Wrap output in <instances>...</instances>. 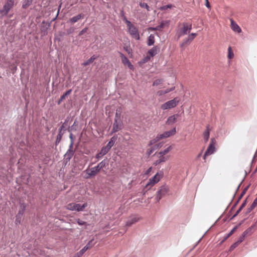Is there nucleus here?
<instances>
[{
    "label": "nucleus",
    "instance_id": "7ed1b4c3",
    "mask_svg": "<svg viewBox=\"0 0 257 257\" xmlns=\"http://www.w3.org/2000/svg\"><path fill=\"white\" fill-rule=\"evenodd\" d=\"M180 100V99L179 97H175L173 99L168 101L167 102L162 104L161 106V108L162 110L173 108L177 105Z\"/></svg>",
    "mask_w": 257,
    "mask_h": 257
},
{
    "label": "nucleus",
    "instance_id": "a211bd4d",
    "mask_svg": "<svg viewBox=\"0 0 257 257\" xmlns=\"http://www.w3.org/2000/svg\"><path fill=\"white\" fill-rule=\"evenodd\" d=\"M121 58L122 62L124 64H127L128 67L131 69L133 68V66L132 65L129 60L122 54H121Z\"/></svg>",
    "mask_w": 257,
    "mask_h": 257
},
{
    "label": "nucleus",
    "instance_id": "4d7b16f0",
    "mask_svg": "<svg viewBox=\"0 0 257 257\" xmlns=\"http://www.w3.org/2000/svg\"><path fill=\"white\" fill-rule=\"evenodd\" d=\"M205 6H206V7H207L208 8H210V5H209V2H208V0H205Z\"/></svg>",
    "mask_w": 257,
    "mask_h": 257
},
{
    "label": "nucleus",
    "instance_id": "f03ea898",
    "mask_svg": "<svg viewBox=\"0 0 257 257\" xmlns=\"http://www.w3.org/2000/svg\"><path fill=\"white\" fill-rule=\"evenodd\" d=\"M192 29V24L183 23L181 27L178 30L177 34L178 38L189 34Z\"/></svg>",
    "mask_w": 257,
    "mask_h": 257
},
{
    "label": "nucleus",
    "instance_id": "9d476101",
    "mask_svg": "<svg viewBox=\"0 0 257 257\" xmlns=\"http://www.w3.org/2000/svg\"><path fill=\"white\" fill-rule=\"evenodd\" d=\"M122 128V122L121 120H114L113 124V127L112 129V133H115Z\"/></svg>",
    "mask_w": 257,
    "mask_h": 257
},
{
    "label": "nucleus",
    "instance_id": "bf43d9fd",
    "mask_svg": "<svg viewBox=\"0 0 257 257\" xmlns=\"http://www.w3.org/2000/svg\"><path fill=\"white\" fill-rule=\"evenodd\" d=\"M240 212H238V210L236 212V213L234 214V215L233 216V217H235Z\"/></svg>",
    "mask_w": 257,
    "mask_h": 257
},
{
    "label": "nucleus",
    "instance_id": "58836bf2",
    "mask_svg": "<svg viewBox=\"0 0 257 257\" xmlns=\"http://www.w3.org/2000/svg\"><path fill=\"white\" fill-rule=\"evenodd\" d=\"M162 79H157L153 82V86L158 85L159 84H161L162 83Z\"/></svg>",
    "mask_w": 257,
    "mask_h": 257
},
{
    "label": "nucleus",
    "instance_id": "69168bd1",
    "mask_svg": "<svg viewBox=\"0 0 257 257\" xmlns=\"http://www.w3.org/2000/svg\"><path fill=\"white\" fill-rule=\"evenodd\" d=\"M174 89H175V87H172L171 88L169 89V90H170V91H172L174 90Z\"/></svg>",
    "mask_w": 257,
    "mask_h": 257
},
{
    "label": "nucleus",
    "instance_id": "ea45409f",
    "mask_svg": "<svg viewBox=\"0 0 257 257\" xmlns=\"http://www.w3.org/2000/svg\"><path fill=\"white\" fill-rule=\"evenodd\" d=\"M140 6L142 7V8H146L147 9L148 11L149 10V6L146 4V3H141L140 4Z\"/></svg>",
    "mask_w": 257,
    "mask_h": 257
},
{
    "label": "nucleus",
    "instance_id": "ddd939ff",
    "mask_svg": "<svg viewBox=\"0 0 257 257\" xmlns=\"http://www.w3.org/2000/svg\"><path fill=\"white\" fill-rule=\"evenodd\" d=\"M230 27L232 31L238 33H240L241 32V29L239 26L232 19L230 20Z\"/></svg>",
    "mask_w": 257,
    "mask_h": 257
},
{
    "label": "nucleus",
    "instance_id": "f704fd0d",
    "mask_svg": "<svg viewBox=\"0 0 257 257\" xmlns=\"http://www.w3.org/2000/svg\"><path fill=\"white\" fill-rule=\"evenodd\" d=\"M160 139H159L158 138V136L157 135V136L154 139L151 140L149 142V145H152L153 144H154V143H155L156 142H158V141H159Z\"/></svg>",
    "mask_w": 257,
    "mask_h": 257
},
{
    "label": "nucleus",
    "instance_id": "680f3d73",
    "mask_svg": "<svg viewBox=\"0 0 257 257\" xmlns=\"http://www.w3.org/2000/svg\"><path fill=\"white\" fill-rule=\"evenodd\" d=\"M164 91H165V94H166V93H168V92H170V90H169V89H166V90H165Z\"/></svg>",
    "mask_w": 257,
    "mask_h": 257
},
{
    "label": "nucleus",
    "instance_id": "3c124183",
    "mask_svg": "<svg viewBox=\"0 0 257 257\" xmlns=\"http://www.w3.org/2000/svg\"><path fill=\"white\" fill-rule=\"evenodd\" d=\"M73 145V141H71V143H70V144L69 145V149L68 150L73 151L72 150Z\"/></svg>",
    "mask_w": 257,
    "mask_h": 257
},
{
    "label": "nucleus",
    "instance_id": "2eb2a0df",
    "mask_svg": "<svg viewBox=\"0 0 257 257\" xmlns=\"http://www.w3.org/2000/svg\"><path fill=\"white\" fill-rule=\"evenodd\" d=\"M21 207H22V211H19L18 214L17 215V218L15 221L16 224L20 223L21 217L23 214L24 211L25 209L26 205L25 204H22Z\"/></svg>",
    "mask_w": 257,
    "mask_h": 257
},
{
    "label": "nucleus",
    "instance_id": "c03bdc74",
    "mask_svg": "<svg viewBox=\"0 0 257 257\" xmlns=\"http://www.w3.org/2000/svg\"><path fill=\"white\" fill-rule=\"evenodd\" d=\"M77 223L79 224V225H84V224H86V222H85V221H83L79 219H78L77 221Z\"/></svg>",
    "mask_w": 257,
    "mask_h": 257
},
{
    "label": "nucleus",
    "instance_id": "338daca9",
    "mask_svg": "<svg viewBox=\"0 0 257 257\" xmlns=\"http://www.w3.org/2000/svg\"><path fill=\"white\" fill-rule=\"evenodd\" d=\"M208 156V155H205V153L204 154V156H203V159H204V160H205V159H206V156Z\"/></svg>",
    "mask_w": 257,
    "mask_h": 257
},
{
    "label": "nucleus",
    "instance_id": "4be33fe9",
    "mask_svg": "<svg viewBox=\"0 0 257 257\" xmlns=\"http://www.w3.org/2000/svg\"><path fill=\"white\" fill-rule=\"evenodd\" d=\"M209 125L206 126V128L203 133V138L205 142L208 141L209 138L210 132H209Z\"/></svg>",
    "mask_w": 257,
    "mask_h": 257
},
{
    "label": "nucleus",
    "instance_id": "39448f33",
    "mask_svg": "<svg viewBox=\"0 0 257 257\" xmlns=\"http://www.w3.org/2000/svg\"><path fill=\"white\" fill-rule=\"evenodd\" d=\"M87 206V203H84L81 205L80 204L71 203L68 204L66 206V209L71 211H76L79 212L82 211Z\"/></svg>",
    "mask_w": 257,
    "mask_h": 257
},
{
    "label": "nucleus",
    "instance_id": "774afa93",
    "mask_svg": "<svg viewBox=\"0 0 257 257\" xmlns=\"http://www.w3.org/2000/svg\"><path fill=\"white\" fill-rule=\"evenodd\" d=\"M242 208H241L240 207L239 208V209H238V212H240L241 210H242Z\"/></svg>",
    "mask_w": 257,
    "mask_h": 257
},
{
    "label": "nucleus",
    "instance_id": "a19ab883",
    "mask_svg": "<svg viewBox=\"0 0 257 257\" xmlns=\"http://www.w3.org/2000/svg\"><path fill=\"white\" fill-rule=\"evenodd\" d=\"M239 245V244L238 243V242H237L236 241L232 245H231V246H230V250H233L236 247H237L238 245Z\"/></svg>",
    "mask_w": 257,
    "mask_h": 257
},
{
    "label": "nucleus",
    "instance_id": "37998d69",
    "mask_svg": "<svg viewBox=\"0 0 257 257\" xmlns=\"http://www.w3.org/2000/svg\"><path fill=\"white\" fill-rule=\"evenodd\" d=\"M254 208L255 207L254 206H252V205L251 204L250 206L247 208L246 213H250Z\"/></svg>",
    "mask_w": 257,
    "mask_h": 257
},
{
    "label": "nucleus",
    "instance_id": "1a4fd4ad",
    "mask_svg": "<svg viewBox=\"0 0 257 257\" xmlns=\"http://www.w3.org/2000/svg\"><path fill=\"white\" fill-rule=\"evenodd\" d=\"M176 133V128L174 127L172 130L166 131L163 134L158 135L159 139H163L168 138L170 136L174 135Z\"/></svg>",
    "mask_w": 257,
    "mask_h": 257
},
{
    "label": "nucleus",
    "instance_id": "473e14b6",
    "mask_svg": "<svg viewBox=\"0 0 257 257\" xmlns=\"http://www.w3.org/2000/svg\"><path fill=\"white\" fill-rule=\"evenodd\" d=\"M71 92H72V89H70L68 90V91H67L63 95H62L61 96V100H64L66 98V96H67L68 95L70 94Z\"/></svg>",
    "mask_w": 257,
    "mask_h": 257
},
{
    "label": "nucleus",
    "instance_id": "e433bc0d",
    "mask_svg": "<svg viewBox=\"0 0 257 257\" xmlns=\"http://www.w3.org/2000/svg\"><path fill=\"white\" fill-rule=\"evenodd\" d=\"M189 42H190V39L188 38H187L186 39H185L183 41L182 43L181 44V46L183 47V46L187 45Z\"/></svg>",
    "mask_w": 257,
    "mask_h": 257
},
{
    "label": "nucleus",
    "instance_id": "0eeeda50",
    "mask_svg": "<svg viewBox=\"0 0 257 257\" xmlns=\"http://www.w3.org/2000/svg\"><path fill=\"white\" fill-rule=\"evenodd\" d=\"M169 191V188L166 186H162L156 193V199L159 201Z\"/></svg>",
    "mask_w": 257,
    "mask_h": 257
},
{
    "label": "nucleus",
    "instance_id": "6e6552de",
    "mask_svg": "<svg viewBox=\"0 0 257 257\" xmlns=\"http://www.w3.org/2000/svg\"><path fill=\"white\" fill-rule=\"evenodd\" d=\"M127 27L128 29L130 35L136 40H139L140 38L138 29L132 24L128 26Z\"/></svg>",
    "mask_w": 257,
    "mask_h": 257
},
{
    "label": "nucleus",
    "instance_id": "412c9836",
    "mask_svg": "<svg viewBox=\"0 0 257 257\" xmlns=\"http://www.w3.org/2000/svg\"><path fill=\"white\" fill-rule=\"evenodd\" d=\"M165 23L168 24V22H162L160 25H158V26H156V27H150L149 28V30H152V31H158V30L160 31L161 30L162 28H163L164 27Z\"/></svg>",
    "mask_w": 257,
    "mask_h": 257
},
{
    "label": "nucleus",
    "instance_id": "aec40b11",
    "mask_svg": "<svg viewBox=\"0 0 257 257\" xmlns=\"http://www.w3.org/2000/svg\"><path fill=\"white\" fill-rule=\"evenodd\" d=\"M159 51V48L157 46L153 47L148 51V54L151 56L154 57L157 55Z\"/></svg>",
    "mask_w": 257,
    "mask_h": 257
},
{
    "label": "nucleus",
    "instance_id": "09e8293b",
    "mask_svg": "<svg viewBox=\"0 0 257 257\" xmlns=\"http://www.w3.org/2000/svg\"><path fill=\"white\" fill-rule=\"evenodd\" d=\"M104 155H102V154L100 152H99L96 155V158L99 159L102 158Z\"/></svg>",
    "mask_w": 257,
    "mask_h": 257
},
{
    "label": "nucleus",
    "instance_id": "dca6fc26",
    "mask_svg": "<svg viewBox=\"0 0 257 257\" xmlns=\"http://www.w3.org/2000/svg\"><path fill=\"white\" fill-rule=\"evenodd\" d=\"M84 15L83 14H80L70 19L68 22L71 23L72 24H74L77 22L80 19H83L84 18Z\"/></svg>",
    "mask_w": 257,
    "mask_h": 257
},
{
    "label": "nucleus",
    "instance_id": "5fc2aeb1",
    "mask_svg": "<svg viewBox=\"0 0 257 257\" xmlns=\"http://www.w3.org/2000/svg\"><path fill=\"white\" fill-rule=\"evenodd\" d=\"M172 7V5H167V6H164L163 7H162V10H166L168 8H170L171 7Z\"/></svg>",
    "mask_w": 257,
    "mask_h": 257
},
{
    "label": "nucleus",
    "instance_id": "6ab92c4d",
    "mask_svg": "<svg viewBox=\"0 0 257 257\" xmlns=\"http://www.w3.org/2000/svg\"><path fill=\"white\" fill-rule=\"evenodd\" d=\"M74 155L73 151L67 150V152L64 155V159L66 162H68L71 159Z\"/></svg>",
    "mask_w": 257,
    "mask_h": 257
},
{
    "label": "nucleus",
    "instance_id": "f3484780",
    "mask_svg": "<svg viewBox=\"0 0 257 257\" xmlns=\"http://www.w3.org/2000/svg\"><path fill=\"white\" fill-rule=\"evenodd\" d=\"M178 116V114H174L169 116L166 121V123L168 124H172L175 123L176 121L177 117Z\"/></svg>",
    "mask_w": 257,
    "mask_h": 257
},
{
    "label": "nucleus",
    "instance_id": "2f4dec72",
    "mask_svg": "<svg viewBox=\"0 0 257 257\" xmlns=\"http://www.w3.org/2000/svg\"><path fill=\"white\" fill-rule=\"evenodd\" d=\"M86 251V248H82L79 252L76 253L73 257H81Z\"/></svg>",
    "mask_w": 257,
    "mask_h": 257
},
{
    "label": "nucleus",
    "instance_id": "4468645a",
    "mask_svg": "<svg viewBox=\"0 0 257 257\" xmlns=\"http://www.w3.org/2000/svg\"><path fill=\"white\" fill-rule=\"evenodd\" d=\"M139 220V218L137 216H133L128 218L126 222L125 225L126 226H130Z\"/></svg>",
    "mask_w": 257,
    "mask_h": 257
},
{
    "label": "nucleus",
    "instance_id": "a878e982",
    "mask_svg": "<svg viewBox=\"0 0 257 257\" xmlns=\"http://www.w3.org/2000/svg\"><path fill=\"white\" fill-rule=\"evenodd\" d=\"M121 113V108L120 107L118 108L116 110L114 120H121L120 119Z\"/></svg>",
    "mask_w": 257,
    "mask_h": 257
},
{
    "label": "nucleus",
    "instance_id": "a18cd8bd",
    "mask_svg": "<svg viewBox=\"0 0 257 257\" xmlns=\"http://www.w3.org/2000/svg\"><path fill=\"white\" fill-rule=\"evenodd\" d=\"M123 21H124V22H125V23H126V25H127V27L132 24V23H131V22L130 21H128V20H127V19L126 18V17H123Z\"/></svg>",
    "mask_w": 257,
    "mask_h": 257
},
{
    "label": "nucleus",
    "instance_id": "052dcab7",
    "mask_svg": "<svg viewBox=\"0 0 257 257\" xmlns=\"http://www.w3.org/2000/svg\"><path fill=\"white\" fill-rule=\"evenodd\" d=\"M252 226H251V227H250L248 228V229H247L246 230H248V233L251 231V228H252Z\"/></svg>",
    "mask_w": 257,
    "mask_h": 257
},
{
    "label": "nucleus",
    "instance_id": "393cba45",
    "mask_svg": "<svg viewBox=\"0 0 257 257\" xmlns=\"http://www.w3.org/2000/svg\"><path fill=\"white\" fill-rule=\"evenodd\" d=\"M155 43V36L153 34H151L148 38V42H147V45L149 46H152L154 45Z\"/></svg>",
    "mask_w": 257,
    "mask_h": 257
},
{
    "label": "nucleus",
    "instance_id": "7c9ffc66",
    "mask_svg": "<svg viewBox=\"0 0 257 257\" xmlns=\"http://www.w3.org/2000/svg\"><path fill=\"white\" fill-rule=\"evenodd\" d=\"M234 57V54L232 51L231 48L229 47L228 48V55L227 57L229 59H231Z\"/></svg>",
    "mask_w": 257,
    "mask_h": 257
},
{
    "label": "nucleus",
    "instance_id": "bb28decb",
    "mask_svg": "<svg viewBox=\"0 0 257 257\" xmlns=\"http://www.w3.org/2000/svg\"><path fill=\"white\" fill-rule=\"evenodd\" d=\"M248 233V230H245L242 234V235L239 237L238 240L236 241L239 244L244 239L245 236Z\"/></svg>",
    "mask_w": 257,
    "mask_h": 257
},
{
    "label": "nucleus",
    "instance_id": "423d86ee",
    "mask_svg": "<svg viewBox=\"0 0 257 257\" xmlns=\"http://www.w3.org/2000/svg\"><path fill=\"white\" fill-rule=\"evenodd\" d=\"M163 173L162 172L157 173L153 177L149 179V182L146 184V187H152L157 183L163 177Z\"/></svg>",
    "mask_w": 257,
    "mask_h": 257
},
{
    "label": "nucleus",
    "instance_id": "c9c22d12",
    "mask_svg": "<svg viewBox=\"0 0 257 257\" xmlns=\"http://www.w3.org/2000/svg\"><path fill=\"white\" fill-rule=\"evenodd\" d=\"M236 227H234L227 235L224 238V240L226 239L227 238H228L230 235H231L234 232V231L236 229Z\"/></svg>",
    "mask_w": 257,
    "mask_h": 257
},
{
    "label": "nucleus",
    "instance_id": "79ce46f5",
    "mask_svg": "<svg viewBox=\"0 0 257 257\" xmlns=\"http://www.w3.org/2000/svg\"><path fill=\"white\" fill-rule=\"evenodd\" d=\"M87 29H88L87 28H85L83 29H82L81 31L79 32V36L82 35L83 34H84L85 33H86L87 32Z\"/></svg>",
    "mask_w": 257,
    "mask_h": 257
},
{
    "label": "nucleus",
    "instance_id": "de8ad7c7",
    "mask_svg": "<svg viewBox=\"0 0 257 257\" xmlns=\"http://www.w3.org/2000/svg\"><path fill=\"white\" fill-rule=\"evenodd\" d=\"M116 140V137H113L110 139V140L109 142L110 143L111 142L112 144H114Z\"/></svg>",
    "mask_w": 257,
    "mask_h": 257
},
{
    "label": "nucleus",
    "instance_id": "0e129e2a",
    "mask_svg": "<svg viewBox=\"0 0 257 257\" xmlns=\"http://www.w3.org/2000/svg\"><path fill=\"white\" fill-rule=\"evenodd\" d=\"M69 137H70V139L71 140V141H73V138H72V134H71L70 135Z\"/></svg>",
    "mask_w": 257,
    "mask_h": 257
},
{
    "label": "nucleus",
    "instance_id": "5701e85b",
    "mask_svg": "<svg viewBox=\"0 0 257 257\" xmlns=\"http://www.w3.org/2000/svg\"><path fill=\"white\" fill-rule=\"evenodd\" d=\"M97 58V57L95 55H93L91 56L88 60L83 62L82 65L83 66H86L89 64L92 63Z\"/></svg>",
    "mask_w": 257,
    "mask_h": 257
},
{
    "label": "nucleus",
    "instance_id": "9b49d317",
    "mask_svg": "<svg viewBox=\"0 0 257 257\" xmlns=\"http://www.w3.org/2000/svg\"><path fill=\"white\" fill-rule=\"evenodd\" d=\"M214 139L212 138L211 139V143L209 144V146L208 147L206 151H205V155H210L212 154L215 150V148L214 147Z\"/></svg>",
    "mask_w": 257,
    "mask_h": 257
},
{
    "label": "nucleus",
    "instance_id": "72a5a7b5",
    "mask_svg": "<svg viewBox=\"0 0 257 257\" xmlns=\"http://www.w3.org/2000/svg\"><path fill=\"white\" fill-rule=\"evenodd\" d=\"M109 151V150L105 146L101 149L100 152L101 153V154H102V155H105L108 153Z\"/></svg>",
    "mask_w": 257,
    "mask_h": 257
},
{
    "label": "nucleus",
    "instance_id": "603ef678",
    "mask_svg": "<svg viewBox=\"0 0 257 257\" xmlns=\"http://www.w3.org/2000/svg\"><path fill=\"white\" fill-rule=\"evenodd\" d=\"M251 204L252 205V206H254L255 207V206H257V198H256L254 200L253 203Z\"/></svg>",
    "mask_w": 257,
    "mask_h": 257
},
{
    "label": "nucleus",
    "instance_id": "e2e57ef3",
    "mask_svg": "<svg viewBox=\"0 0 257 257\" xmlns=\"http://www.w3.org/2000/svg\"><path fill=\"white\" fill-rule=\"evenodd\" d=\"M62 101H63V100H61V97H60V99H59V100H58V104H60L61 103V102H62Z\"/></svg>",
    "mask_w": 257,
    "mask_h": 257
},
{
    "label": "nucleus",
    "instance_id": "864d4df0",
    "mask_svg": "<svg viewBox=\"0 0 257 257\" xmlns=\"http://www.w3.org/2000/svg\"><path fill=\"white\" fill-rule=\"evenodd\" d=\"M246 200H245L242 203V204L241 205V206H240L241 208H243L245 205H246Z\"/></svg>",
    "mask_w": 257,
    "mask_h": 257
},
{
    "label": "nucleus",
    "instance_id": "49530a36",
    "mask_svg": "<svg viewBox=\"0 0 257 257\" xmlns=\"http://www.w3.org/2000/svg\"><path fill=\"white\" fill-rule=\"evenodd\" d=\"M113 145V144L109 142L105 147L109 150Z\"/></svg>",
    "mask_w": 257,
    "mask_h": 257
},
{
    "label": "nucleus",
    "instance_id": "8fccbe9b",
    "mask_svg": "<svg viewBox=\"0 0 257 257\" xmlns=\"http://www.w3.org/2000/svg\"><path fill=\"white\" fill-rule=\"evenodd\" d=\"M247 188H248V187H246V188L243 190V191H242V192L241 193V194H240V197H239V198H241V197L243 196V195H244V193H245L246 191L247 190Z\"/></svg>",
    "mask_w": 257,
    "mask_h": 257
},
{
    "label": "nucleus",
    "instance_id": "f8f14e48",
    "mask_svg": "<svg viewBox=\"0 0 257 257\" xmlns=\"http://www.w3.org/2000/svg\"><path fill=\"white\" fill-rule=\"evenodd\" d=\"M158 159L156 160L154 163V165L155 166H157L160 163L165 162L167 160L169 159L168 156H165L162 154H159V153L158 154Z\"/></svg>",
    "mask_w": 257,
    "mask_h": 257
},
{
    "label": "nucleus",
    "instance_id": "4c0bfd02",
    "mask_svg": "<svg viewBox=\"0 0 257 257\" xmlns=\"http://www.w3.org/2000/svg\"><path fill=\"white\" fill-rule=\"evenodd\" d=\"M197 36L196 33H191V34L189 35L188 36V38L190 39V41H192L194 38Z\"/></svg>",
    "mask_w": 257,
    "mask_h": 257
},
{
    "label": "nucleus",
    "instance_id": "13d9d810",
    "mask_svg": "<svg viewBox=\"0 0 257 257\" xmlns=\"http://www.w3.org/2000/svg\"><path fill=\"white\" fill-rule=\"evenodd\" d=\"M153 150L151 149L148 151V155H150L153 152Z\"/></svg>",
    "mask_w": 257,
    "mask_h": 257
},
{
    "label": "nucleus",
    "instance_id": "b1692460",
    "mask_svg": "<svg viewBox=\"0 0 257 257\" xmlns=\"http://www.w3.org/2000/svg\"><path fill=\"white\" fill-rule=\"evenodd\" d=\"M63 127H64V125H62L59 128V134L57 136V138H56V142H55V144L56 145L60 143V142L61 140L62 136V135L61 134V132L63 128Z\"/></svg>",
    "mask_w": 257,
    "mask_h": 257
},
{
    "label": "nucleus",
    "instance_id": "20e7f679",
    "mask_svg": "<svg viewBox=\"0 0 257 257\" xmlns=\"http://www.w3.org/2000/svg\"><path fill=\"white\" fill-rule=\"evenodd\" d=\"M14 0H7L3 9L0 10V16H6L14 6Z\"/></svg>",
    "mask_w": 257,
    "mask_h": 257
},
{
    "label": "nucleus",
    "instance_id": "f257e3e1",
    "mask_svg": "<svg viewBox=\"0 0 257 257\" xmlns=\"http://www.w3.org/2000/svg\"><path fill=\"white\" fill-rule=\"evenodd\" d=\"M108 161L106 160H104L99 163L96 166L89 169H86L85 172L88 176H86L85 178H89L92 176H94L100 171L101 169L108 166Z\"/></svg>",
    "mask_w": 257,
    "mask_h": 257
},
{
    "label": "nucleus",
    "instance_id": "6e6d98bb",
    "mask_svg": "<svg viewBox=\"0 0 257 257\" xmlns=\"http://www.w3.org/2000/svg\"><path fill=\"white\" fill-rule=\"evenodd\" d=\"M157 94L159 95H163V94H165V91H163V90H161V91H159L158 92H157Z\"/></svg>",
    "mask_w": 257,
    "mask_h": 257
},
{
    "label": "nucleus",
    "instance_id": "c85d7f7f",
    "mask_svg": "<svg viewBox=\"0 0 257 257\" xmlns=\"http://www.w3.org/2000/svg\"><path fill=\"white\" fill-rule=\"evenodd\" d=\"M93 239L90 240L88 243L83 247V248H86V251L87 249L91 248L96 243L95 242H93Z\"/></svg>",
    "mask_w": 257,
    "mask_h": 257
},
{
    "label": "nucleus",
    "instance_id": "cd10ccee",
    "mask_svg": "<svg viewBox=\"0 0 257 257\" xmlns=\"http://www.w3.org/2000/svg\"><path fill=\"white\" fill-rule=\"evenodd\" d=\"M33 0H24L23 5L22 8L23 9L27 8L29 6H30L32 3Z\"/></svg>",
    "mask_w": 257,
    "mask_h": 257
},
{
    "label": "nucleus",
    "instance_id": "c756f323",
    "mask_svg": "<svg viewBox=\"0 0 257 257\" xmlns=\"http://www.w3.org/2000/svg\"><path fill=\"white\" fill-rule=\"evenodd\" d=\"M172 149V146H170L165 149L163 151H161L159 152V154H162L165 156V154H167L169 152H170Z\"/></svg>",
    "mask_w": 257,
    "mask_h": 257
}]
</instances>
